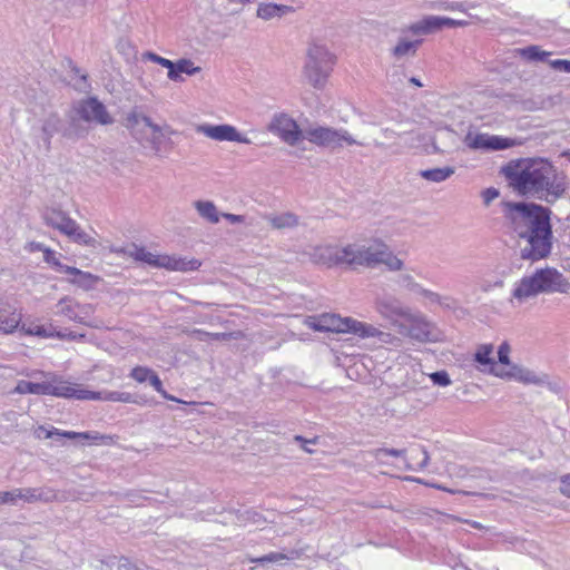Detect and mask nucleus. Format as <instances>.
Returning a JSON list of instances; mask_svg holds the SVG:
<instances>
[{
    "mask_svg": "<svg viewBox=\"0 0 570 570\" xmlns=\"http://www.w3.org/2000/svg\"><path fill=\"white\" fill-rule=\"evenodd\" d=\"M508 185L517 195L554 204L567 190L566 176L548 158L524 157L501 167Z\"/></svg>",
    "mask_w": 570,
    "mask_h": 570,
    "instance_id": "obj_1",
    "label": "nucleus"
},
{
    "mask_svg": "<svg viewBox=\"0 0 570 570\" xmlns=\"http://www.w3.org/2000/svg\"><path fill=\"white\" fill-rule=\"evenodd\" d=\"M503 214L519 238L528 245L521 259L538 262L550 256L553 246L552 210L534 202H502Z\"/></svg>",
    "mask_w": 570,
    "mask_h": 570,
    "instance_id": "obj_2",
    "label": "nucleus"
},
{
    "mask_svg": "<svg viewBox=\"0 0 570 570\" xmlns=\"http://www.w3.org/2000/svg\"><path fill=\"white\" fill-rule=\"evenodd\" d=\"M570 282L554 267L538 268L532 275L524 276L517 284L512 297L522 302L546 293H568Z\"/></svg>",
    "mask_w": 570,
    "mask_h": 570,
    "instance_id": "obj_3",
    "label": "nucleus"
},
{
    "mask_svg": "<svg viewBox=\"0 0 570 570\" xmlns=\"http://www.w3.org/2000/svg\"><path fill=\"white\" fill-rule=\"evenodd\" d=\"M379 243L380 239L374 238L368 247H355V245H347L342 248H320L318 258L328 266L346 264L348 266L375 267L380 264V259L377 257Z\"/></svg>",
    "mask_w": 570,
    "mask_h": 570,
    "instance_id": "obj_4",
    "label": "nucleus"
},
{
    "mask_svg": "<svg viewBox=\"0 0 570 570\" xmlns=\"http://www.w3.org/2000/svg\"><path fill=\"white\" fill-rule=\"evenodd\" d=\"M90 127L88 125H79L71 117L69 110L66 118H61L57 112H50L45 117L41 125L42 141L47 150L51 148V139L58 134L61 138L76 142L89 135Z\"/></svg>",
    "mask_w": 570,
    "mask_h": 570,
    "instance_id": "obj_5",
    "label": "nucleus"
},
{
    "mask_svg": "<svg viewBox=\"0 0 570 570\" xmlns=\"http://www.w3.org/2000/svg\"><path fill=\"white\" fill-rule=\"evenodd\" d=\"M335 57L325 46L313 43L308 47L305 75L314 88H322L330 76Z\"/></svg>",
    "mask_w": 570,
    "mask_h": 570,
    "instance_id": "obj_6",
    "label": "nucleus"
},
{
    "mask_svg": "<svg viewBox=\"0 0 570 570\" xmlns=\"http://www.w3.org/2000/svg\"><path fill=\"white\" fill-rule=\"evenodd\" d=\"M14 392L19 394L52 395L63 399L86 397L85 394H76L77 385H69L60 376L52 374L51 381L31 382L20 380Z\"/></svg>",
    "mask_w": 570,
    "mask_h": 570,
    "instance_id": "obj_7",
    "label": "nucleus"
},
{
    "mask_svg": "<svg viewBox=\"0 0 570 570\" xmlns=\"http://www.w3.org/2000/svg\"><path fill=\"white\" fill-rule=\"evenodd\" d=\"M69 112L79 125L86 122H96L102 126L114 124V118L107 110L106 106L97 97H87L73 102Z\"/></svg>",
    "mask_w": 570,
    "mask_h": 570,
    "instance_id": "obj_8",
    "label": "nucleus"
},
{
    "mask_svg": "<svg viewBox=\"0 0 570 570\" xmlns=\"http://www.w3.org/2000/svg\"><path fill=\"white\" fill-rule=\"evenodd\" d=\"M304 139L325 148H341L345 142L348 146L360 145L345 129L318 126L304 130Z\"/></svg>",
    "mask_w": 570,
    "mask_h": 570,
    "instance_id": "obj_9",
    "label": "nucleus"
},
{
    "mask_svg": "<svg viewBox=\"0 0 570 570\" xmlns=\"http://www.w3.org/2000/svg\"><path fill=\"white\" fill-rule=\"evenodd\" d=\"M267 130L278 136L289 146H296L304 139V130H302L298 124L285 112L275 114L271 122L267 125Z\"/></svg>",
    "mask_w": 570,
    "mask_h": 570,
    "instance_id": "obj_10",
    "label": "nucleus"
},
{
    "mask_svg": "<svg viewBox=\"0 0 570 570\" xmlns=\"http://www.w3.org/2000/svg\"><path fill=\"white\" fill-rule=\"evenodd\" d=\"M124 126L138 142L147 139L146 129L149 128L154 134H160L159 125L153 122L151 118L139 111L138 107L132 108L125 117Z\"/></svg>",
    "mask_w": 570,
    "mask_h": 570,
    "instance_id": "obj_11",
    "label": "nucleus"
},
{
    "mask_svg": "<svg viewBox=\"0 0 570 570\" xmlns=\"http://www.w3.org/2000/svg\"><path fill=\"white\" fill-rule=\"evenodd\" d=\"M346 317H342L335 313H322L317 315H308L304 320V324L315 331L322 333L344 334Z\"/></svg>",
    "mask_w": 570,
    "mask_h": 570,
    "instance_id": "obj_12",
    "label": "nucleus"
},
{
    "mask_svg": "<svg viewBox=\"0 0 570 570\" xmlns=\"http://www.w3.org/2000/svg\"><path fill=\"white\" fill-rule=\"evenodd\" d=\"M197 132L217 141H233L240 144H250V139L237 130L236 127L228 124L210 125L204 124L197 127Z\"/></svg>",
    "mask_w": 570,
    "mask_h": 570,
    "instance_id": "obj_13",
    "label": "nucleus"
},
{
    "mask_svg": "<svg viewBox=\"0 0 570 570\" xmlns=\"http://www.w3.org/2000/svg\"><path fill=\"white\" fill-rule=\"evenodd\" d=\"M466 145L474 150L498 151L505 150L518 145L515 139L489 134H476L466 137Z\"/></svg>",
    "mask_w": 570,
    "mask_h": 570,
    "instance_id": "obj_14",
    "label": "nucleus"
},
{
    "mask_svg": "<svg viewBox=\"0 0 570 570\" xmlns=\"http://www.w3.org/2000/svg\"><path fill=\"white\" fill-rule=\"evenodd\" d=\"M376 305L380 314L394 324H396L400 320L405 321L410 320L411 317L410 307L403 305L400 299L393 296H386L379 299Z\"/></svg>",
    "mask_w": 570,
    "mask_h": 570,
    "instance_id": "obj_15",
    "label": "nucleus"
},
{
    "mask_svg": "<svg viewBox=\"0 0 570 570\" xmlns=\"http://www.w3.org/2000/svg\"><path fill=\"white\" fill-rule=\"evenodd\" d=\"M38 438H41L40 432L45 433V439H52L55 436H58L60 439H69V440H76V439H83V440H91L94 442L101 441L104 444H110L112 442V436L100 434L98 432H75V431H60L56 428H51L50 430H47L45 426H39L38 429Z\"/></svg>",
    "mask_w": 570,
    "mask_h": 570,
    "instance_id": "obj_16",
    "label": "nucleus"
},
{
    "mask_svg": "<svg viewBox=\"0 0 570 570\" xmlns=\"http://www.w3.org/2000/svg\"><path fill=\"white\" fill-rule=\"evenodd\" d=\"M406 323H400V333L419 342L433 341L431 324L423 318H415L411 314Z\"/></svg>",
    "mask_w": 570,
    "mask_h": 570,
    "instance_id": "obj_17",
    "label": "nucleus"
},
{
    "mask_svg": "<svg viewBox=\"0 0 570 570\" xmlns=\"http://www.w3.org/2000/svg\"><path fill=\"white\" fill-rule=\"evenodd\" d=\"M344 334H353L360 338L377 337L382 342H386L384 336L389 334L380 331L372 324L360 322L353 317L346 316Z\"/></svg>",
    "mask_w": 570,
    "mask_h": 570,
    "instance_id": "obj_18",
    "label": "nucleus"
},
{
    "mask_svg": "<svg viewBox=\"0 0 570 570\" xmlns=\"http://www.w3.org/2000/svg\"><path fill=\"white\" fill-rule=\"evenodd\" d=\"M492 353L493 346L491 344L480 345L474 353L473 360L478 363L479 370L500 377L503 374V370L500 368L499 364L492 357Z\"/></svg>",
    "mask_w": 570,
    "mask_h": 570,
    "instance_id": "obj_19",
    "label": "nucleus"
},
{
    "mask_svg": "<svg viewBox=\"0 0 570 570\" xmlns=\"http://www.w3.org/2000/svg\"><path fill=\"white\" fill-rule=\"evenodd\" d=\"M76 394H85L86 397H76V400H102L108 402L137 403L136 396L128 392L104 391L96 392L77 387Z\"/></svg>",
    "mask_w": 570,
    "mask_h": 570,
    "instance_id": "obj_20",
    "label": "nucleus"
},
{
    "mask_svg": "<svg viewBox=\"0 0 570 570\" xmlns=\"http://www.w3.org/2000/svg\"><path fill=\"white\" fill-rule=\"evenodd\" d=\"M43 220L47 226L58 229L60 233L67 236L68 233H72L75 223L65 212L56 208H48L43 213Z\"/></svg>",
    "mask_w": 570,
    "mask_h": 570,
    "instance_id": "obj_21",
    "label": "nucleus"
},
{
    "mask_svg": "<svg viewBox=\"0 0 570 570\" xmlns=\"http://www.w3.org/2000/svg\"><path fill=\"white\" fill-rule=\"evenodd\" d=\"M66 274L72 276L71 278L68 279L69 283L85 291L94 289L96 285L101 281L99 276L94 275L89 272H83L72 266H70V268H66Z\"/></svg>",
    "mask_w": 570,
    "mask_h": 570,
    "instance_id": "obj_22",
    "label": "nucleus"
},
{
    "mask_svg": "<svg viewBox=\"0 0 570 570\" xmlns=\"http://www.w3.org/2000/svg\"><path fill=\"white\" fill-rule=\"evenodd\" d=\"M21 315L0 303V333L10 334L19 327Z\"/></svg>",
    "mask_w": 570,
    "mask_h": 570,
    "instance_id": "obj_23",
    "label": "nucleus"
},
{
    "mask_svg": "<svg viewBox=\"0 0 570 570\" xmlns=\"http://www.w3.org/2000/svg\"><path fill=\"white\" fill-rule=\"evenodd\" d=\"M440 30H442L440 16H426L409 27V31L416 36L430 35Z\"/></svg>",
    "mask_w": 570,
    "mask_h": 570,
    "instance_id": "obj_24",
    "label": "nucleus"
},
{
    "mask_svg": "<svg viewBox=\"0 0 570 570\" xmlns=\"http://www.w3.org/2000/svg\"><path fill=\"white\" fill-rule=\"evenodd\" d=\"M293 11L294 8L291 6L277 3H259L256 16L263 20H269L275 17L282 18Z\"/></svg>",
    "mask_w": 570,
    "mask_h": 570,
    "instance_id": "obj_25",
    "label": "nucleus"
},
{
    "mask_svg": "<svg viewBox=\"0 0 570 570\" xmlns=\"http://www.w3.org/2000/svg\"><path fill=\"white\" fill-rule=\"evenodd\" d=\"M377 254L380 264H384L390 271L395 272L401 271L403 268V261L395 256L390 250L389 245H386L382 239H380L379 243Z\"/></svg>",
    "mask_w": 570,
    "mask_h": 570,
    "instance_id": "obj_26",
    "label": "nucleus"
},
{
    "mask_svg": "<svg viewBox=\"0 0 570 570\" xmlns=\"http://www.w3.org/2000/svg\"><path fill=\"white\" fill-rule=\"evenodd\" d=\"M518 55L525 61L529 62H547L549 61L552 52L543 50L538 45H530L523 48L517 49Z\"/></svg>",
    "mask_w": 570,
    "mask_h": 570,
    "instance_id": "obj_27",
    "label": "nucleus"
},
{
    "mask_svg": "<svg viewBox=\"0 0 570 570\" xmlns=\"http://www.w3.org/2000/svg\"><path fill=\"white\" fill-rule=\"evenodd\" d=\"M501 377L514 379L523 383L540 384L542 380L539 379L533 371L519 366L517 364L511 365L509 371H503Z\"/></svg>",
    "mask_w": 570,
    "mask_h": 570,
    "instance_id": "obj_28",
    "label": "nucleus"
},
{
    "mask_svg": "<svg viewBox=\"0 0 570 570\" xmlns=\"http://www.w3.org/2000/svg\"><path fill=\"white\" fill-rule=\"evenodd\" d=\"M455 173V168L452 166L435 167L421 169L417 175L424 180L432 183H443L448 180Z\"/></svg>",
    "mask_w": 570,
    "mask_h": 570,
    "instance_id": "obj_29",
    "label": "nucleus"
},
{
    "mask_svg": "<svg viewBox=\"0 0 570 570\" xmlns=\"http://www.w3.org/2000/svg\"><path fill=\"white\" fill-rule=\"evenodd\" d=\"M174 75L168 76V78L173 81H183L184 78L181 73L194 76L198 73L202 69L194 65L190 59L181 58L178 61L174 62V67L171 68Z\"/></svg>",
    "mask_w": 570,
    "mask_h": 570,
    "instance_id": "obj_30",
    "label": "nucleus"
},
{
    "mask_svg": "<svg viewBox=\"0 0 570 570\" xmlns=\"http://www.w3.org/2000/svg\"><path fill=\"white\" fill-rule=\"evenodd\" d=\"M422 39L407 40L401 38L397 45L393 48L392 53L397 59L405 56H415L416 50L422 45Z\"/></svg>",
    "mask_w": 570,
    "mask_h": 570,
    "instance_id": "obj_31",
    "label": "nucleus"
},
{
    "mask_svg": "<svg viewBox=\"0 0 570 570\" xmlns=\"http://www.w3.org/2000/svg\"><path fill=\"white\" fill-rule=\"evenodd\" d=\"M102 570H140L128 558L111 556L104 561Z\"/></svg>",
    "mask_w": 570,
    "mask_h": 570,
    "instance_id": "obj_32",
    "label": "nucleus"
},
{
    "mask_svg": "<svg viewBox=\"0 0 570 570\" xmlns=\"http://www.w3.org/2000/svg\"><path fill=\"white\" fill-rule=\"evenodd\" d=\"M195 206L203 218H206L212 224H217L219 222V214L214 203L198 200Z\"/></svg>",
    "mask_w": 570,
    "mask_h": 570,
    "instance_id": "obj_33",
    "label": "nucleus"
},
{
    "mask_svg": "<svg viewBox=\"0 0 570 570\" xmlns=\"http://www.w3.org/2000/svg\"><path fill=\"white\" fill-rule=\"evenodd\" d=\"M269 222L274 228L282 229L296 226L298 224V218L295 214L287 212L271 217Z\"/></svg>",
    "mask_w": 570,
    "mask_h": 570,
    "instance_id": "obj_34",
    "label": "nucleus"
},
{
    "mask_svg": "<svg viewBox=\"0 0 570 570\" xmlns=\"http://www.w3.org/2000/svg\"><path fill=\"white\" fill-rule=\"evenodd\" d=\"M67 236L71 238L75 243L79 245H86V246H95L96 239L88 235L85 230L80 228V226L75 223V228H72V233H68Z\"/></svg>",
    "mask_w": 570,
    "mask_h": 570,
    "instance_id": "obj_35",
    "label": "nucleus"
},
{
    "mask_svg": "<svg viewBox=\"0 0 570 570\" xmlns=\"http://www.w3.org/2000/svg\"><path fill=\"white\" fill-rule=\"evenodd\" d=\"M202 266V262L197 258L176 257L175 272L197 271Z\"/></svg>",
    "mask_w": 570,
    "mask_h": 570,
    "instance_id": "obj_36",
    "label": "nucleus"
},
{
    "mask_svg": "<svg viewBox=\"0 0 570 570\" xmlns=\"http://www.w3.org/2000/svg\"><path fill=\"white\" fill-rule=\"evenodd\" d=\"M141 58L142 60H149V61H153L157 65H160L161 67L164 68H167L168 69V73L167 76H173L174 72L171 70V68L174 67V61L167 59V58H164L153 51H145L142 55H141Z\"/></svg>",
    "mask_w": 570,
    "mask_h": 570,
    "instance_id": "obj_37",
    "label": "nucleus"
},
{
    "mask_svg": "<svg viewBox=\"0 0 570 570\" xmlns=\"http://www.w3.org/2000/svg\"><path fill=\"white\" fill-rule=\"evenodd\" d=\"M52 325L47 328L43 325H30L28 328H26L24 325L21 326V331H23L28 335H35L38 337H53V332L51 331Z\"/></svg>",
    "mask_w": 570,
    "mask_h": 570,
    "instance_id": "obj_38",
    "label": "nucleus"
},
{
    "mask_svg": "<svg viewBox=\"0 0 570 570\" xmlns=\"http://www.w3.org/2000/svg\"><path fill=\"white\" fill-rule=\"evenodd\" d=\"M43 261L53 267L56 271L66 274V268H70V266L62 264L57 257L56 252L51 248H48L43 253Z\"/></svg>",
    "mask_w": 570,
    "mask_h": 570,
    "instance_id": "obj_39",
    "label": "nucleus"
},
{
    "mask_svg": "<svg viewBox=\"0 0 570 570\" xmlns=\"http://www.w3.org/2000/svg\"><path fill=\"white\" fill-rule=\"evenodd\" d=\"M371 453L377 461H381L384 455H391V456H395V458H404L406 450L405 449L379 448V449H374Z\"/></svg>",
    "mask_w": 570,
    "mask_h": 570,
    "instance_id": "obj_40",
    "label": "nucleus"
},
{
    "mask_svg": "<svg viewBox=\"0 0 570 570\" xmlns=\"http://www.w3.org/2000/svg\"><path fill=\"white\" fill-rule=\"evenodd\" d=\"M154 373V370L147 366H136L131 370L129 376L137 381L138 383L148 382L149 376Z\"/></svg>",
    "mask_w": 570,
    "mask_h": 570,
    "instance_id": "obj_41",
    "label": "nucleus"
},
{
    "mask_svg": "<svg viewBox=\"0 0 570 570\" xmlns=\"http://www.w3.org/2000/svg\"><path fill=\"white\" fill-rule=\"evenodd\" d=\"M397 283L416 294L420 292L422 287L419 283L414 281L413 276L410 274H401L399 276Z\"/></svg>",
    "mask_w": 570,
    "mask_h": 570,
    "instance_id": "obj_42",
    "label": "nucleus"
},
{
    "mask_svg": "<svg viewBox=\"0 0 570 570\" xmlns=\"http://www.w3.org/2000/svg\"><path fill=\"white\" fill-rule=\"evenodd\" d=\"M18 500H21V489H14L12 491H0L1 504H16Z\"/></svg>",
    "mask_w": 570,
    "mask_h": 570,
    "instance_id": "obj_43",
    "label": "nucleus"
},
{
    "mask_svg": "<svg viewBox=\"0 0 570 570\" xmlns=\"http://www.w3.org/2000/svg\"><path fill=\"white\" fill-rule=\"evenodd\" d=\"M430 379L434 385L438 386H448L451 384L450 375L446 371H435L430 374Z\"/></svg>",
    "mask_w": 570,
    "mask_h": 570,
    "instance_id": "obj_44",
    "label": "nucleus"
},
{
    "mask_svg": "<svg viewBox=\"0 0 570 570\" xmlns=\"http://www.w3.org/2000/svg\"><path fill=\"white\" fill-rule=\"evenodd\" d=\"M38 499L41 502H52L57 500V491L49 487L37 488Z\"/></svg>",
    "mask_w": 570,
    "mask_h": 570,
    "instance_id": "obj_45",
    "label": "nucleus"
},
{
    "mask_svg": "<svg viewBox=\"0 0 570 570\" xmlns=\"http://www.w3.org/2000/svg\"><path fill=\"white\" fill-rule=\"evenodd\" d=\"M510 345L508 342L501 343V345L498 348V362L501 365H508L511 367V361H510Z\"/></svg>",
    "mask_w": 570,
    "mask_h": 570,
    "instance_id": "obj_46",
    "label": "nucleus"
},
{
    "mask_svg": "<svg viewBox=\"0 0 570 570\" xmlns=\"http://www.w3.org/2000/svg\"><path fill=\"white\" fill-rule=\"evenodd\" d=\"M548 65L559 72L570 73V60L568 59H553L548 61Z\"/></svg>",
    "mask_w": 570,
    "mask_h": 570,
    "instance_id": "obj_47",
    "label": "nucleus"
},
{
    "mask_svg": "<svg viewBox=\"0 0 570 570\" xmlns=\"http://www.w3.org/2000/svg\"><path fill=\"white\" fill-rule=\"evenodd\" d=\"M286 557L283 553L271 552V553L265 554L263 557H259V558H256V559H250V561L252 562H256V563H261V564H266V563H271V562H277V561L283 560Z\"/></svg>",
    "mask_w": 570,
    "mask_h": 570,
    "instance_id": "obj_48",
    "label": "nucleus"
},
{
    "mask_svg": "<svg viewBox=\"0 0 570 570\" xmlns=\"http://www.w3.org/2000/svg\"><path fill=\"white\" fill-rule=\"evenodd\" d=\"M53 336L61 338V340H68V341H79V340H83L86 337V335L83 333H76V332L67 331V330L53 332Z\"/></svg>",
    "mask_w": 570,
    "mask_h": 570,
    "instance_id": "obj_49",
    "label": "nucleus"
},
{
    "mask_svg": "<svg viewBox=\"0 0 570 570\" xmlns=\"http://www.w3.org/2000/svg\"><path fill=\"white\" fill-rule=\"evenodd\" d=\"M176 257L175 255H159V261L157 268H165L168 271H175L176 265Z\"/></svg>",
    "mask_w": 570,
    "mask_h": 570,
    "instance_id": "obj_50",
    "label": "nucleus"
},
{
    "mask_svg": "<svg viewBox=\"0 0 570 570\" xmlns=\"http://www.w3.org/2000/svg\"><path fill=\"white\" fill-rule=\"evenodd\" d=\"M499 196H500V191H499V189H497L494 187L485 188L482 191V198H483V203L485 206H489L491 204V202H493Z\"/></svg>",
    "mask_w": 570,
    "mask_h": 570,
    "instance_id": "obj_51",
    "label": "nucleus"
},
{
    "mask_svg": "<svg viewBox=\"0 0 570 570\" xmlns=\"http://www.w3.org/2000/svg\"><path fill=\"white\" fill-rule=\"evenodd\" d=\"M21 500H24L29 503L38 502V493L37 488H26L21 489Z\"/></svg>",
    "mask_w": 570,
    "mask_h": 570,
    "instance_id": "obj_52",
    "label": "nucleus"
},
{
    "mask_svg": "<svg viewBox=\"0 0 570 570\" xmlns=\"http://www.w3.org/2000/svg\"><path fill=\"white\" fill-rule=\"evenodd\" d=\"M159 255H155L148 250H145V253H140V262L145 263L149 266L156 267L158 265Z\"/></svg>",
    "mask_w": 570,
    "mask_h": 570,
    "instance_id": "obj_53",
    "label": "nucleus"
},
{
    "mask_svg": "<svg viewBox=\"0 0 570 570\" xmlns=\"http://www.w3.org/2000/svg\"><path fill=\"white\" fill-rule=\"evenodd\" d=\"M440 23H441V29L442 30L444 28H455V27H460V26L466 24L465 21L454 20V19L449 18V17H440Z\"/></svg>",
    "mask_w": 570,
    "mask_h": 570,
    "instance_id": "obj_54",
    "label": "nucleus"
},
{
    "mask_svg": "<svg viewBox=\"0 0 570 570\" xmlns=\"http://www.w3.org/2000/svg\"><path fill=\"white\" fill-rule=\"evenodd\" d=\"M145 250L146 248L144 246L131 244L128 249L124 250V253L128 254L135 261L140 262V253H145Z\"/></svg>",
    "mask_w": 570,
    "mask_h": 570,
    "instance_id": "obj_55",
    "label": "nucleus"
},
{
    "mask_svg": "<svg viewBox=\"0 0 570 570\" xmlns=\"http://www.w3.org/2000/svg\"><path fill=\"white\" fill-rule=\"evenodd\" d=\"M560 493L567 498H570V473L560 478Z\"/></svg>",
    "mask_w": 570,
    "mask_h": 570,
    "instance_id": "obj_56",
    "label": "nucleus"
},
{
    "mask_svg": "<svg viewBox=\"0 0 570 570\" xmlns=\"http://www.w3.org/2000/svg\"><path fill=\"white\" fill-rule=\"evenodd\" d=\"M148 382L159 394H165V390L163 387V382H161V380L159 379L158 374L155 371L149 376Z\"/></svg>",
    "mask_w": 570,
    "mask_h": 570,
    "instance_id": "obj_57",
    "label": "nucleus"
},
{
    "mask_svg": "<svg viewBox=\"0 0 570 570\" xmlns=\"http://www.w3.org/2000/svg\"><path fill=\"white\" fill-rule=\"evenodd\" d=\"M417 294L422 295L424 298L429 299L432 303L441 302V295L430 289L421 287Z\"/></svg>",
    "mask_w": 570,
    "mask_h": 570,
    "instance_id": "obj_58",
    "label": "nucleus"
},
{
    "mask_svg": "<svg viewBox=\"0 0 570 570\" xmlns=\"http://www.w3.org/2000/svg\"><path fill=\"white\" fill-rule=\"evenodd\" d=\"M431 487L438 489V490H441V491H445V492H449V493H459V494H463V495H478L479 493L476 492H472V491H464V490H454V489H450V488H446L444 485H440V484H431Z\"/></svg>",
    "mask_w": 570,
    "mask_h": 570,
    "instance_id": "obj_59",
    "label": "nucleus"
},
{
    "mask_svg": "<svg viewBox=\"0 0 570 570\" xmlns=\"http://www.w3.org/2000/svg\"><path fill=\"white\" fill-rule=\"evenodd\" d=\"M66 61H67V66L70 68L72 73L76 77H79L83 82H87L88 76L86 73H81L80 68L78 66H76L75 62L70 58H68Z\"/></svg>",
    "mask_w": 570,
    "mask_h": 570,
    "instance_id": "obj_60",
    "label": "nucleus"
},
{
    "mask_svg": "<svg viewBox=\"0 0 570 570\" xmlns=\"http://www.w3.org/2000/svg\"><path fill=\"white\" fill-rule=\"evenodd\" d=\"M233 338H237L235 332L212 333L210 335L213 341H230Z\"/></svg>",
    "mask_w": 570,
    "mask_h": 570,
    "instance_id": "obj_61",
    "label": "nucleus"
},
{
    "mask_svg": "<svg viewBox=\"0 0 570 570\" xmlns=\"http://www.w3.org/2000/svg\"><path fill=\"white\" fill-rule=\"evenodd\" d=\"M191 335H193L197 341L206 342L207 340H210V335H212V333L206 332V331H204V330L195 328V330H193Z\"/></svg>",
    "mask_w": 570,
    "mask_h": 570,
    "instance_id": "obj_62",
    "label": "nucleus"
},
{
    "mask_svg": "<svg viewBox=\"0 0 570 570\" xmlns=\"http://www.w3.org/2000/svg\"><path fill=\"white\" fill-rule=\"evenodd\" d=\"M417 450L423 456L422 460L417 463V465L420 469H424L429 464V460H430L429 453L424 446H419Z\"/></svg>",
    "mask_w": 570,
    "mask_h": 570,
    "instance_id": "obj_63",
    "label": "nucleus"
},
{
    "mask_svg": "<svg viewBox=\"0 0 570 570\" xmlns=\"http://www.w3.org/2000/svg\"><path fill=\"white\" fill-rule=\"evenodd\" d=\"M438 304L446 309H454L455 307V301L450 296H441V302H438Z\"/></svg>",
    "mask_w": 570,
    "mask_h": 570,
    "instance_id": "obj_64",
    "label": "nucleus"
}]
</instances>
